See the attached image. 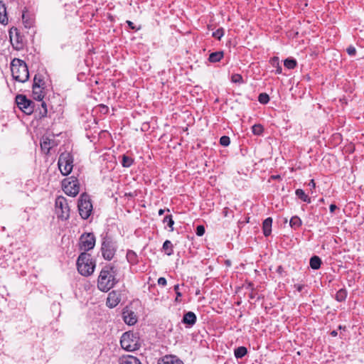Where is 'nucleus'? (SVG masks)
<instances>
[{"instance_id": "obj_28", "label": "nucleus", "mask_w": 364, "mask_h": 364, "mask_svg": "<svg viewBox=\"0 0 364 364\" xmlns=\"http://www.w3.org/2000/svg\"><path fill=\"white\" fill-rule=\"evenodd\" d=\"M347 296V292L345 289H340L336 294V299L338 301H343Z\"/></svg>"}, {"instance_id": "obj_7", "label": "nucleus", "mask_w": 364, "mask_h": 364, "mask_svg": "<svg viewBox=\"0 0 364 364\" xmlns=\"http://www.w3.org/2000/svg\"><path fill=\"white\" fill-rule=\"evenodd\" d=\"M78 210L83 219L89 218L92 211V205L88 195L83 193L80 196L78 201Z\"/></svg>"}, {"instance_id": "obj_16", "label": "nucleus", "mask_w": 364, "mask_h": 364, "mask_svg": "<svg viewBox=\"0 0 364 364\" xmlns=\"http://www.w3.org/2000/svg\"><path fill=\"white\" fill-rule=\"evenodd\" d=\"M119 364H141L138 358L132 355H123L119 359Z\"/></svg>"}, {"instance_id": "obj_36", "label": "nucleus", "mask_w": 364, "mask_h": 364, "mask_svg": "<svg viewBox=\"0 0 364 364\" xmlns=\"http://www.w3.org/2000/svg\"><path fill=\"white\" fill-rule=\"evenodd\" d=\"M136 254L133 251H129L127 254L128 260L131 262H134L136 259Z\"/></svg>"}, {"instance_id": "obj_3", "label": "nucleus", "mask_w": 364, "mask_h": 364, "mask_svg": "<svg viewBox=\"0 0 364 364\" xmlns=\"http://www.w3.org/2000/svg\"><path fill=\"white\" fill-rule=\"evenodd\" d=\"M77 267L81 275L85 277L91 275L95 268V263L92 260L91 255L87 252H82L77 258Z\"/></svg>"}, {"instance_id": "obj_2", "label": "nucleus", "mask_w": 364, "mask_h": 364, "mask_svg": "<svg viewBox=\"0 0 364 364\" xmlns=\"http://www.w3.org/2000/svg\"><path fill=\"white\" fill-rule=\"evenodd\" d=\"M11 70L13 78L19 82H25L28 80L29 73L26 63L15 58L11 61Z\"/></svg>"}, {"instance_id": "obj_18", "label": "nucleus", "mask_w": 364, "mask_h": 364, "mask_svg": "<svg viewBox=\"0 0 364 364\" xmlns=\"http://www.w3.org/2000/svg\"><path fill=\"white\" fill-rule=\"evenodd\" d=\"M272 219L271 218H266L262 225L263 233L267 237L272 232Z\"/></svg>"}, {"instance_id": "obj_26", "label": "nucleus", "mask_w": 364, "mask_h": 364, "mask_svg": "<svg viewBox=\"0 0 364 364\" xmlns=\"http://www.w3.org/2000/svg\"><path fill=\"white\" fill-rule=\"evenodd\" d=\"M247 353V350L245 347L241 346L235 350V356L237 358H241L245 356Z\"/></svg>"}, {"instance_id": "obj_29", "label": "nucleus", "mask_w": 364, "mask_h": 364, "mask_svg": "<svg viewBox=\"0 0 364 364\" xmlns=\"http://www.w3.org/2000/svg\"><path fill=\"white\" fill-rule=\"evenodd\" d=\"M252 131L254 134L260 135L263 132L264 128L260 124H257L252 126Z\"/></svg>"}, {"instance_id": "obj_17", "label": "nucleus", "mask_w": 364, "mask_h": 364, "mask_svg": "<svg viewBox=\"0 0 364 364\" xmlns=\"http://www.w3.org/2000/svg\"><path fill=\"white\" fill-rule=\"evenodd\" d=\"M44 96V87L33 86V97L34 100L42 101Z\"/></svg>"}, {"instance_id": "obj_43", "label": "nucleus", "mask_w": 364, "mask_h": 364, "mask_svg": "<svg viewBox=\"0 0 364 364\" xmlns=\"http://www.w3.org/2000/svg\"><path fill=\"white\" fill-rule=\"evenodd\" d=\"M309 186L310 187H311L312 188H315V187H316V183H315V182H314V179H311V180L310 181V182H309Z\"/></svg>"}, {"instance_id": "obj_44", "label": "nucleus", "mask_w": 364, "mask_h": 364, "mask_svg": "<svg viewBox=\"0 0 364 364\" xmlns=\"http://www.w3.org/2000/svg\"><path fill=\"white\" fill-rule=\"evenodd\" d=\"M336 208H337V206H336V205H334V204H331V205H330V211H331V213H333V212H334V210H335Z\"/></svg>"}, {"instance_id": "obj_6", "label": "nucleus", "mask_w": 364, "mask_h": 364, "mask_svg": "<svg viewBox=\"0 0 364 364\" xmlns=\"http://www.w3.org/2000/svg\"><path fill=\"white\" fill-rule=\"evenodd\" d=\"M55 211L57 217L63 220H67L70 216V207L67 199L63 196H58L55 199Z\"/></svg>"}, {"instance_id": "obj_1", "label": "nucleus", "mask_w": 364, "mask_h": 364, "mask_svg": "<svg viewBox=\"0 0 364 364\" xmlns=\"http://www.w3.org/2000/svg\"><path fill=\"white\" fill-rule=\"evenodd\" d=\"M117 282L112 267H105L98 277L97 287L102 291H108Z\"/></svg>"}, {"instance_id": "obj_32", "label": "nucleus", "mask_w": 364, "mask_h": 364, "mask_svg": "<svg viewBox=\"0 0 364 364\" xmlns=\"http://www.w3.org/2000/svg\"><path fill=\"white\" fill-rule=\"evenodd\" d=\"M163 221L164 223H167L168 226L171 228V231L173 230V225L174 224V221L173 220L171 215L166 216Z\"/></svg>"}, {"instance_id": "obj_13", "label": "nucleus", "mask_w": 364, "mask_h": 364, "mask_svg": "<svg viewBox=\"0 0 364 364\" xmlns=\"http://www.w3.org/2000/svg\"><path fill=\"white\" fill-rule=\"evenodd\" d=\"M123 320L128 325H134L137 321V318L134 312L129 309H124L122 312Z\"/></svg>"}, {"instance_id": "obj_37", "label": "nucleus", "mask_w": 364, "mask_h": 364, "mask_svg": "<svg viewBox=\"0 0 364 364\" xmlns=\"http://www.w3.org/2000/svg\"><path fill=\"white\" fill-rule=\"evenodd\" d=\"M205 233V228L203 225H198L196 228V235L198 236H203Z\"/></svg>"}, {"instance_id": "obj_23", "label": "nucleus", "mask_w": 364, "mask_h": 364, "mask_svg": "<svg viewBox=\"0 0 364 364\" xmlns=\"http://www.w3.org/2000/svg\"><path fill=\"white\" fill-rule=\"evenodd\" d=\"M290 226L294 229L299 228L301 224V220L298 216H293L289 221Z\"/></svg>"}, {"instance_id": "obj_20", "label": "nucleus", "mask_w": 364, "mask_h": 364, "mask_svg": "<svg viewBox=\"0 0 364 364\" xmlns=\"http://www.w3.org/2000/svg\"><path fill=\"white\" fill-rule=\"evenodd\" d=\"M0 22L4 24L8 22L6 6L1 1H0Z\"/></svg>"}, {"instance_id": "obj_49", "label": "nucleus", "mask_w": 364, "mask_h": 364, "mask_svg": "<svg viewBox=\"0 0 364 364\" xmlns=\"http://www.w3.org/2000/svg\"><path fill=\"white\" fill-rule=\"evenodd\" d=\"M164 211H165L164 210H163V209H160V210H159V215H162L164 213Z\"/></svg>"}, {"instance_id": "obj_51", "label": "nucleus", "mask_w": 364, "mask_h": 364, "mask_svg": "<svg viewBox=\"0 0 364 364\" xmlns=\"http://www.w3.org/2000/svg\"><path fill=\"white\" fill-rule=\"evenodd\" d=\"M42 106L46 107V103L44 102H42Z\"/></svg>"}, {"instance_id": "obj_19", "label": "nucleus", "mask_w": 364, "mask_h": 364, "mask_svg": "<svg viewBox=\"0 0 364 364\" xmlns=\"http://www.w3.org/2000/svg\"><path fill=\"white\" fill-rule=\"evenodd\" d=\"M196 321V316L193 312L188 311L185 314L183 318V322L188 325H193Z\"/></svg>"}, {"instance_id": "obj_50", "label": "nucleus", "mask_w": 364, "mask_h": 364, "mask_svg": "<svg viewBox=\"0 0 364 364\" xmlns=\"http://www.w3.org/2000/svg\"><path fill=\"white\" fill-rule=\"evenodd\" d=\"M301 289H302V287H301V285H298V286H297V290H298L299 291H301Z\"/></svg>"}, {"instance_id": "obj_47", "label": "nucleus", "mask_w": 364, "mask_h": 364, "mask_svg": "<svg viewBox=\"0 0 364 364\" xmlns=\"http://www.w3.org/2000/svg\"><path fill=\"white\" fill-rule=\"evenodd\" d=\"M282 67L279 65V64L278 65H277V70H276V73H278V74H280L282 73Z\"/></svg>"}, {"instance_id": "obj_4", "label": "nucleus", "mask_w": 364, "mask_h": 364, "mask_svg": "<svg viewBox=\"0 0 364 364\" xmlns=\"http://www.w3.org/2000/svg\"><path fill=\"white\" fill-rule=\"evenodd\" d=\"M121 346L127 351H134L140 346L139 339L136 335L131 332L123 333L120 341Z\"/></svg>"}, {"instance_id": "obj_22", "label": "nucleus", "mask_w": 364, "mask_h": 364, "mask_svg": "<svg viewBox=\"0 0 364 364\" xmlns=\"http://www.w3.org/2000/svg\"><path fill=\"white\" fill-rule=\"evenodd\" d=\"M321 260L318 256H314L310 259V267L313 269H318L320 268Z\"/></svg>"}, {"instance_id": "obj_48", "label": "nucleus", "mask_w": 364, "mask_h": 364, "mask_svg": "<svg viewBox=\"0 0 364 364\" xmlns=\"http://www.w3.org/2000/svg\"><path fill=\"white\" fill-rule=\"evenodd\" d=\"M331 336H332L335 337V336H337V334H338V333H337V331H333L331 333Z\"/></svg>"}, {"instance_id": "obj_46", "label": "nucleus", "mask_w": 364, "mask_h": 364, "mask_svg": "<svg viewBox=\"0 0 364 364\" xmlns=\"http://www.w3.org/2000/svg\"><path fill=\"white\" fill-rule=\"evenodd\" d=\"M127 23L132 29L135 28V26H134V23L132 21H127Z\"/></svg>"}, {"instance_id": "obj_8", "label": "nucleus", "mask_w": 364, "mask_h": 364, "mask_svg": "<svg viewBox=\"0 0 364 364\" xmlns=\"http://www.w3.org/2000/svg\"><path fill=\"white\" fill-rule=\"evenodd\" d=\"M63 191L65 194L70 196H75L80 191V185L78 181L74 178L70 177L64 179L63 181Z\"/></svg>"}, {"instance_id": "obj_21", "label": "nucleus", "mask_w": 364, "mask_h": 364, "mask_svg": "<svg viewBox=\"0 0 364 364\" xmlns=\"http://www.w3.org/2000/svg\"><path fill=\"white\" fill-rule=\"evenodd\" d=\"M223 57V51L214 52L210 54L209 55V61L211 63H217L219 62Z\"/></svg>"}, {"instance_id": "obj_35", "label": "nucleus", "mask_w": 364, "mask_h": 364, "mask_svg": "<svg viewBox=\"0 0 364 364\" xmlns=\"http://www.w3.org/2000/svg\"><path fill=\"white\" fill-rule=\"evenodd\" d=\"M223 35H224V30L223 28H219L216 31L213 32V36L219 40L221 38V37Z\"/></svg>"}, {"instance_id": "obj_38", "label": "nucleus", "mask_w": 364, "mask_h": 364, "mask_svg": "<svg viewBox=\"0 0 364 364\" xmlns=\"http://www.w3.org/2000/svg\"><path fill=\"white\" fill-rule=\"evenodd\" d=\"M174 291H176V297L175 300L176 302H178V301H180L179 298L182 296L181 293L179 291V285L178 284H176L174 286Z\"/></svg>"}, {"instance_id": "obj_31", "label": "nucleus", "mask_w": 364, "mask_h": 364, "mask_svg": "<svg viewBox=\"0 0 364 364\" xmlns=\"http://www.w3.org/2000/svg\"><path fill=\"white\" fill-rule=\"evenodd\" d=\"M133 164V159L127 156L124 155L122 157V166L124 167H129Z\"/></svg>"}, {"instance_id": "obj_5", "label": "nucleus", "mask_w": 364, "mask_h": 364, "mask_svg": "<svg viewBox=\"0 0 364 364\" xmlns=\"http://www.w3.org/2000/svg\"><path fill=\"white\" fill-rule=\"evenodd\" d=\"M58 165L63 175L67 176L70 173L73 168L72 155L68 152L62 153L59 156Z\"/></svg>"}, {"instance_id": "obj_10", "label": "nucleus", "mask_w": 364, "mask_h": 364, "mask_svg": "<svg viewBox=\"0 0 364 364\" xmlns=\"http://www.w3.org/2000/svg\"><path fill=\"white\" fill-rule=\"evenodd\" d=\"M16 102L21 110L26 114H31L33 112V102L28 100L26 96L19 95L16 97Z\"/></svg>"}, {"instance_id": "obj_30", "label": "nucleus", "mask_w": 364, "mask_h": 364, "mask_svg": "<svg viewBox=\"0 0 364 364\" xmlns=\"http://www.w3.org/2000/svg\"><path fill=\"white\" fill-rule=\"evenodd\" d=\"M296 65V61L294 59H286L284 60V66L288 69H293Z\"/></svg>"}, {"instance_id": "obj_25", "label": "nucleus", "mask_w": 364, "mask_h": 364, "mask_svg": "<svg viewBox=\"0 0 364 364\" xmlns=\"http://www.w3.org/2000/svg\"><path fill=\"white\" fill-rule=\"evenodd\" d=\"M296 195L304 202H307L309 203L311 202L310 198L304 193L302 189H297L296 191Z\"/></svg>"}, {"instance_id": "obj_11", "label": "nucleus", "mask_w": 364, "mask_h": 364, "mask_svg": "<svg viewBox=\"0 0 364 364\" xmlns=\"http://www.w3.org/2000/svg\"><path fill=\"white\" fill-rule=\"evenodd\" d=\"M102 253L103 257L107 260H111L116 251L113 242L109 239H105L102 244Z\"/></svg>"}, {"instance_id": "obj_14", "label": "nucleus", "mask_w": 364, "mask_h": 364, "mask_svg": "<svg viewBox=\"0 0 364 364\" xmlns=\"http://www.w3.org/2000/svg\"><path fill=\"white\" fill-rule=\"evenodd\" d=\"M55 145V142L53 139H50L48 136L42 137L41 141V148L45 154H48L50 149Z\"/></svg>"}, {"instance_id": "obj_24", "label": "nucleus", "mask_w": 364, "mask_h": 364, "mask_svg": "<svg viewBox=\"0 0 364 364\" xmlns=\"http://www.w3.org/2000/svg\"><path fill=\"white\" fill-rule=\"evenodd\" d=\"M163 250H164L166 254L168 256L171 255L173 253V245H172V243L171 242V241L166 240L164 242Z\"/></svg>"}, {"instance_id": "obj_12", "label": "nucleus", "mask_w": 364, "mask_h": 364, "mask_svg": "<svg viewBox=\"0 0 364 364\" xmlns=\"http://www.w3.org/2000/svg\"><path fill=\"white\" fill-rule=\"evenodd\" d=\"M120 294L116 291H112L108 294L107 305L109 308H114L120 302Z\"/></svg>"}, {"instance_id": "obj_15", "label": "nucleus", "mask_w": 364, "mask_h": 364, "mask_svg": "<svg viewBox=\"0 0 364 364\" xmlns=\"http://www.w3.org/2000/svg\"><path fill=\"white\" fill-rule=\"evenodd\" d=\"M158 364H184L182 360L173 355H166L161 360L159 361Z\"/></svg>"}, {"instance_id": "obj_41", "label": "nucleus", "mask_w": 364, "mask_h": 364, "mask_svg": "<svg viewBox=\"0 0 364 364\" xmlns=\"http://www.w3.org/2000/svg\"><path fill=\"white\" fill-rule=\"evenodd\" d=\"M271 63L273 66L274 67H277V65H278L279 64V58L277 57H274L272 60H271Z\"/></svg>"}, {"instance_id": "obj_42", "label": "nucleus", "mask_w": 364, "mask_h": 364, "mask_svg": "<svg viewBox=\"0 0 364 364\" xmlns=\"http://www.w3.org/2000/svg\"><path fill=\"white\" fill-rule=\"evenodd\" d=\"M158 284L161 286H165L166 284V279L164 277H160L158 279Z\"/></svg>"}, {"instance_id": "obj_33", "label": "nucleus", "mask_w": 364, "mask_h": 364, "mask_svg": "<svg viewBox=\"0 0 364 364\" xmlns=\"http://www.w3.org/2000/svg\"><path fill=\"white\" fill-rule=\"evenodd\" d=\"M258 100L262 104H267L269 101V97L266 93H261L258 97Z\"/></svg>"}, {"instance_id": "obj_27", "label": "nucleus", "mask_w": 364, "mask_h": 364, "mask_svg": "<svg viewBox=\"0 0 364 364\" xmlns=\"http://www.w3.org/2000/svg\"><path fill=\"white\" fill-rule=\"evenodd\" d=\"M33 86L44 87L45 82L41 75H36L33 79Z\"/></svg>"}, {"instance_id": "obj_34", "label": "nucleus", "mask_w": 364, "mask_h": 364, "mask_svg": "<svg viewBox=\"0 0 364 364\" xmlns=\"http://www.w3.org/2000/svg\"><path fill=\"white\" fill-rule=\"evenodd\" d=\"M230 139L229 138V136H223L220 139V144L223 146H227L230 144Z\"/></svg>"}, {"instance_id": "obj_39", "label": "nucleus", "mask_w": 364, "mask_h": 364, "mask_svg": "<svg viewBox=\"0 0 364 364\" xmlns=\"http://www.w3.org/2000/svg\"><path fill=\"white\" fill-rule=\"evenodd\" d=\"M242 77L240 75L236 74L232 76V81L234 82H242Z\"/></svg>"}, {"instance_id": "obj_9", "label": "nucleus", "mask_w": 364, "mask_h": 364, "mask_svg": "<svg viewBox=\"0 0 364 364\" xmlns=\"http://www.w3.org/2000/svg\"><path fill=\"white\" fill-rule=\"evenodd\" d=\"M95 245V237L93 233H84L82 234L79 240V248L80 250L86 252L89 251Z\"/></svg>"}, {"instance_id": "obj_45", "label": "nucleus", "mask_w": 364, "mask_h": 364, "mask_svg": "<svg viewBox=\"0 0 364 364\" xmlns=\"http://www.w3.org/2000/svg\"><path fill=\"white\" fill-rule=\"evenodd\" d=\"M228 211H229V210L228 208H224L223 213L225 217L228 216Z\"/></svg>"}, {"instance_id": "obj_40", "label": "nucleus", "mask_w": 364, "mask_h": 364, "mask_svg": "<svg viewBox=\"0 0 364 364\" xmlns=\"http://www.w3.org/2000/svg\"><path fill=\"white\" fill-rule=\"evenodd\" d=\"M346 50L350 55H355L356 53V50L353 46H349Z\"/></svg>"}]
</instances>
